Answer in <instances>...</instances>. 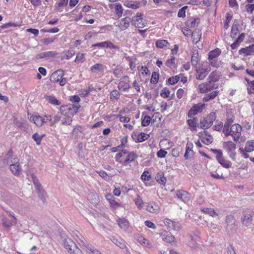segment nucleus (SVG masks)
Masks as SVG:
<instances>
[{
	"label": "nucleus",
	"instance_id": "nucleus-57",
	"mask_svg": "<svg viewBox=\"0 0 254 254\" xmlns=\"http://www.w3.org/2000/svg\"><path fill=\"white\" fill-rule=\"evenodd\" d=\"M230 127H231L226 126V125L223 126L222 131L224 133L225 136L226 137L228 136L229 135H230V134H231L230 133Z\"/></svg>",
	"mask_w": 254,
	"mask_h": 254
},
{
	"label": "nucleus",
	"instance_id": "nucleus-64",
	"mask_svg": "<svg viewBox=\"0 0 254 254\" xmlns=\"http://www.w3.org/2000/svg\"><path fill=\"white\" fill-rule=\"evenodd\" d=\"M74 55V51L73 50H68L65 52V57L66 59L68 60L71 58Z\"/></svg>",
	"mask_w": 254,
	"mask_h": 254
},
{
	"label": "nucleus",
	"instance_id": "nucleus-48",
	"mask_svg": "<svg viewBox=\"0 0 254 254\" xmlns=\"http://www.w3.org/2000/svg\"><path fill=\"white\" fill-rule=\"evenodd\" d=\"M149 137V135L148 134H146L145 133L141 132L138 135L137 140L138 142H143L148 139Z\"/></svg>",
	"mask_w": 254,
	"mask_h": 254
},
{
	"label": "nucleus",
	"instance_id": "nucleus-30",
	"mask_svg": "<svg viewBox=\"0 0 254 254\" xmlns=\"http://www.w3.org/2000/svg\"><path fill=\"white\" fill-rule=\"evenodd\" d=\"M163 240L167 243H173L174 242L175 238L171 233H167L166 234L163 235Z\"/></svg>",
	"mask_w": 254,
	"mask_h": 254
},
{
	"label": "nucleus",
	"instance_id": "nucleus-11",
	"mask_svg": "<svg viewBox=\"0 0 254 254\" xmlns=\"http://www.w3.org/2000/svg\"><path fill=\"white\" fill-rule=\"evenodd\" d=\"M193 145L192 143L188 142L186 145V152L184 155V157L186 159H188L192 155Z\"/></svg>",
	"mask_w": 254,
	"mask_h": 254
},
{
	"label": "nucleus",
	"instance_id": "nucleus-46",
	"mask_svg": "<svg viewBox=\"0 0 254 254\" xmlns=\"http://www.w3.org/2000/svg\"><path fill=\"white\" fill-rule=\"evenodd\" d=\"M180 80V77L179 75L172 76L168 78V82L171 85H174L177 83Z\"/></svg>",
	"mask_w": 254,
	"mask_h": 254
},
{
	"label": "nucleus",
	"instance_id": "nucleus-5",
	"mask_svg": "<svg viewBox=\"0 0 254 254\" xmlns=\"http://www.w3.org/2000/svg\"><path fill=\"white\" fill-rule=\"evenodd\" d=\"M198 88L200 93H205L216 88L217 87H215L214 83H213L208 80L207 82L199 84Z\"/></svg>",
	"mask_w": 254,
	"mask_h": 254
},
{
	"label": "nucleus",
	"instance_id": "nucleus-63",
	"mask_svg": "<svg viewBox=\"0 0 254 254\" xmlns=\"http://www.w3.org/2000/svg\"><path fill=\"white\" fill-rule=\"evenodd\" d=\"M145 225L148 228H151L152 229H156V227L155 224L151 222L150 221L147 220L145 221Z\"/></svg>",
	"mask_w": 254,
	"mask_h": 254
},
{
	"label": "nucleus",
	"instance_id": "nucleus-36",
	"mask_svg": "<svg viewBox=\"0 0 254 254\" xmlns=\"http://www.w3.org/2000/svg\"><path fill=\"white\" fill-rule=\"evenodd\" d=\"M201 211L212 217L218 216V214L212 208H203L201 209Z\"/></svg>",
	"mask_w": 254,
	"mask_h": 254
},
{
	"label": "nucleus",
	"instance_id": "nucleus-58",
	"mask_svg": "<svg viewBox=\"0 0 254 254\" xmlns=\"http://www.w3.org/2000/svg\"><path fill=\"white\" fill-rule=\"evenodd\" d=\"M164 223L168 227L169 230H171L172 228L173 221L169 219H165L164 221Z\"/></svg>",
	"mask_w": 254,
	"mask_h": 254
},
{
	"label": "nucleus",
	"instance_id": "nucleus-23",
	"mask_svg": "<svg viewBox=\"0 0 254 254\" xmlns=\"http://www.w3.org/2000/svg\"><path fill=\"white\" fill-rule=\"evenodd\" d=\"M201 33L199 29H196L192 32L191 37L192 41L196 43L198 42L201 38Z\"/></svg>",
	"mask_w": 254,
	"mask_h": 254
},
{
	"label": "nucleus",
	"instance_id": "nucleus-39",
	"mask_svg": "<svg viewBox=\"0 0 254 254\" xmlns=\"http://www.w3.org/2000/svg\"><path fill=\"white\" fill-rule=\"evenodd\" d=\"M136 158H137V155L135 153L132 152L129 153L127 159L125 161V164H127L133 161Z\"/></svg>",
	"mask_w": 254,
	"mask_h": 254
},
{
	"label": "nucleus",
	"instance_id": "nucleus-50",
	"mask_svg": "<svg viewBox=\"0 0 254 254\" xmlns=\"http://www.w3.org/2000/svg\"><path fill=\"white\" fill-rule=\"evenodd\" d=\"M134 201L136 205L139 209H140L142 207L143 201L139 195H137L136 198L135 199Z\"/></svg>",
	"mask_w": 254,
	"mask_h": 254
},
{
	"label": "nucleus",
	"instance_id": "nucleus-52",
	"mask_svg": "<svg viewBox=\"0 0 254 254\" xmlns=\"http://www.w3.org/2000/svg\"><path fill=\"white\" fill-rule=\"evenodd\" d=\"M115 12L118 16L121 17L122 16L123 12V9L122 8V6L121 4H118L116 5Z\"/></svg>",
	"mask_w": 254,
	"mask_h": 254
},
{
	"label": "nucleus",
	"instance_id": "nucleus-4",
	"mask_svg": "<svg viewBox=\"0 0 254 254\" xmlns=\"http://www.w3.org/2000/svg\"><path fill=\"white\" fill-rule=\"evenodd\" d=\"M211 70L209 65H202L197 67L195 69L196 72V78L198 80H203Z\"/></svg>",
	"mask_w": 254,
	"mask_h": 254
},
{
	"label": "nucleus",
	"instance_id": "nucleus-61",
	"mask_svg": "<svg viewBox=\"0 0 254 254\" xmlns=\"http://www.w3.org/2000/svg\"><path fill=\"white\" fill-rule=\"evenodd\" d=\"M106 48H109L111 49H116L119 50V47L114 45L110 41H106Z\"/></svg>",
	"mask_w": 254,
	"mask_h": 254
},
{
	"label": "nucleus",
	"instance_id": "nucleus-49",
	"mask_svg": "<svg viewBox=\"0 0 254 254\" xmlns=\"http://www.w3.org/2000/svg\"><path fill=\"white\" fill-rule=\"evenodd\" d=\"M86 248L87 251L89 254H102L97 250L94 249L92 247L91 245H88Z\"/></svg>",
	"mask_w": 254,
	"mask_h": 254
},
{
	"label": "nucleus",
	"instance_id": "nucleus-53",
	"mask_svg": "<svg viewBox=\"0 0 254 254\" xmlns=\"http://www.w3.org/2000/svg\"><path fill=\"white\" fill-rule=\"evenodd\" d=\"M252 52V48L250 47H246L245 48H242L239 53L240 54H244L246 55H250Z\"/></svg>",
	"mask_w": 254,
	"mask_h": 254
},
{
	"label": "nucleus",
	"instance_id": "nucleus-7",
	"mask_svg": "<svg viewBox=\"0 0 254 254\" xmlns=\"http://www.w3.org/2000/svg\"><path fill=\"white\" fill-rule=\"evenodd\" d=\"M204 104H197L194 105L188 112V115L190 118H191L193 116L196 115L199 112L202 111L203 108L204 107Z\"/></svg>",
	"mask_w": 254,
	"mask_h": 254
},
{
	"label": "nucleus",
	"instance_id": "nucleus-13",
	"mask_svg": "<svg viewBox=\"0 0 254 254\" xmlns=\"http://www.w3.org/2000/svg\"><path fill=\"white\" fill-rule=\"evenodd\" d=\"M146 210L151 213H156L159 211V207L156 203L152 202L147 206Z\"/></svg>",
	"mask_w": 254,
	"mask_h": 254
},
{
	"label": "nucleus",
	"instance_id": "nucleus-21",
	"mask_svg": "<svg viewBox=\"0 0 254 254\" xmlns=\"http://www.w3.org/2000/svg\"><path fill=\"white\" fill-rule=\"evenodd\" d=\"M9 168L10 171L12 172V173L14 175H19L21 170L19 167V164L18 163H13L9 165Z\"/></svg>",
	"mask_w": 254,
	"mask_h": 254
},
{
	"label": "nucleus",
	"instance_id": "nucleus-6",
	"mask_svg": "<svg viewBox=\"0 0 254 254\" xmlns=\"http://www.w3.org/2000/svg\"><path fill=\"white\" fill-rule=\"evenodd\" d=\"M142 15L140 13L137 14L136 15L133 16L131 19V24L135 27L141 28L145 26V21L142 17Z\"/></svg>",
	"mask_w": 254,
	"mask_h": 254
},
{
	"label": "nucleus",
	"instance_id": "nucleus-59",
	"mask_svg": "<svg viewBox=\"0 0 254 254\" xmlns=\"http://www.w3.org/2000/svg\"><path fill=\"white\" fill-rule=\"evenodd\" d=\"M33 139L36 141L37 144H40L42 137L40 136L37 133H34L32 136Z\"/></svg>",
	"mask_w": 254,
	"mask_h": 254
},
{
	"label": "nucleus",
	"instance_id": "nucleus-37",
	"mask_svg": "<svg viewBox=\"0 0 254 254\" xmlns=\"http://www.w3.org/2000/svg\"><path fill=\"white\" fill-rule=\"evenodd\" d=\"M169 45V43L165 40H160L156 42V46L159 48H163L167 47Z\"/></svg>",
	"mask_w": 254,
	"mask_h": 254
},
{
	"label": "nucleus",
	"instance_id": "nucleus-29",
	"mask_svg": "<svg viewBox=\"0 0 254 254\" xmlns=\"http://www.w3.org/2000/svg\"><path fill=\"white\" fill-rule=\"evenodd\" d=\"M125 5L132 9H137L140 7V3L137 1H126L125 2Z\"/></svg>",
	"mask_w": 254,
	"mask_h": 254
},
{
	"label": "nucleus",
	"instance_id": "nucleus-1",
	"mask_svg": "<svg viewBox=\"0 0 254 254\" xmlns=\"http://www.w3.org/2000/svg\"><path fill=\"white\" fill-rule=\"evenodd\" d=\"M63 241V245L69 254H82L81 251L71 239L67 237Z\"/></svg>",
	"mask_w": 254,
	"mask_h": 254
},
{
	"label": "nucleus",
	"instance_id": "nucleus-31",
	"mask_svg": "<svg viewBox=\"0 0 254 254\" xmlns=\"http://www.w3.org/2000/svg\"><path fill=\"white\" fill-rule=\"evenodd\" d=\"M165 64L167 66L171 68H176L177 66L175 64V58L174 56H171L170 59H168L166 61Z\"/></svg>",
	"mask_w": 254,
	"mask_h": 254
},
{
	"label": "nucleus",
	"instance_id": "nucleus-15",
	"mask_svg": "<svg viewBox=\"0 0 254 254\" xmlns=\"http://www.w3.org/2000/svg\"><path fill=\"white\" fill-rule=\"evenodd\" d=\"M2 223L4 227L9 228L17 223V219L14 217L10 221H9L6 218L3 217L2 219Z\"/></svg>",
	"mask_w": 254,
	"mask_h": 254
},
{
	"label": "nucleus",
	"instance_id": "nucleus-45",
	"mask_svg": "<svg viewBox=\"0 0 254 254\" xmlns=\"http://www.w3.org/2000/svg\"><path fill=\"white\" fill-rule=\"evenodd\" d=\"M130 88V86L128 83L126 82L120 83L118 85V88L119 90H122L125 91L128 90Z\"/></svg>",
	"mask_w": 254,
	"mask_h": 254
},
{
	"label": "nucleus",
	"instance_id": "nucleus-62",
	"mask_svg": "<svg viewBox=\"0 0 254 254\" xmlns=\"http://www.w3.org/2000/svg\"><path fill=\"white\" fill-rule=\"evenodd\" d=\"M84 54L78 53L77 54L75 60V62L81 61L82 62H83L84 59Z\"/></svg>",
	"mask_w": 254,
	"mask_h": 254
},
{
	"label": "nucleus",
	"instance_id": "nucleus-10",
	"mask_svg": "<svg viewBox=\"0 0 254 254\" xmlns=\"http://www.w3.org/2000/svg\"><path fill=\"white\" fill-rule=\"evenodd\" d=\"M177 197L184 202H187L190 200V194L184 190H179L177 192Z\"/></svg>",
	"mask_w": 254,
	"mask_h": 254
},
{
	"label": "nucleus",
	"instance_id": "nucleus-20",
	"mask_svg": "<svg viewBox=\"0 0 254 254\" xmlns=\"http://www.w3.org/2000/svg\"><path fill=\"white\" fill-rule=\"evenodd\" d=\"M199 60L198 53L197 50H195L192 52L191 58V63L192 65L196 66Z\"/></svg>",
	"mask_w": 254,
	"mask_h": 254
},
{
	"label": "nucleus",
	"instance_id": "nucleus-27",
	"mask_svg": "<svg viewBox=\"0 0 254 254\" xmlns=\"http://www.w3.org/2000/svg\"><path fill=\"white\" fill-rule=\"evenodd\" d=\"M197 119L196 118H193L192 119L188 120V124L191 130H196V125L197 124Z\"/></svg>",
	"mask_w": 254,
	"mask_h": 254
},
{
	"label": "nucleus",
	"instance_id": "nucleus-41",
	"mask_svg": "<svg viewBox=\"0 0 254 254\" xmlns=\"http://www.w3.org/2000/svg\"><path fill=\"white\" fill-rule=\"evenodd\" d=\"M46 99L49 103L52 104L56 105H60L61 104V102L54 96H48L47 97Z\"/></svg>",
	"mask_w": 254,
	"mask_h": 254
},
{
	"label": "nucleus",
	"instance_id": "nucleus-40",
	"mask_svg": "<svg viewBox=\"0 0 254 254\" xmlns=\"http://www.w3.org/2000/svg\"><path fill=\"white\" fill-rule=\"evenodd\" d=\"M111 240L115 244H116L117 246L119 247L121 249H124L126 247L124 242L122 240H119L115 238H113Z\"/></svg>",
	"mask_w": 254,
	"mask_h": 254
},
{
	"label": "nucleus",
	"instance_id": "nucleus-51",
	"mask_svg": "<svg viewBox=\"0 0 254 254\" xmlns=\"http://www.w3.org/2000/svg\"><path fill=\"white\" fill-rule=\"evenodd\" d=\"M151 121V118L149 116H145L142 120L141 125L143 127L148 126Z\"/></svg>",
	"mask_w": 254,
	"mask_h": 254
},
{
	"label": "nucleus",
	"instance_id": "nucleus-54",
	"mask_svg": "<svg viewBox=\"0 0 254 254\" xmlns=\"http://www.w3.org/2000/svg\"><path fill=\"white\" fill-rule=\"evenodd\" d=\"M138 242L142 245L145 247H149V241L142 237H139Z\"/></svg>",
	"mask_w": 254,
	"mask_h": 254
},
{
	"label": "nucleus",
	"instance_id": "nucleus-34",
	"mask_svg": "<svg viewBox=\"0 0 254 254\" xmlns=\"http://www.w3.org/2000/svg\"><path fill=\"white\" fill-rule=\"evenodd\" d=\"M252 220V217L249 214L244 215L242 218L243 224L246 226H249L251 224Z\"/></svg>",
	"mask_w": 254,
	"mask_h": 254
},
{
	"label": "nucleus",
	"instance_id": "nucleus-9",
	"mask_svg": "<svg viewBox=\"0 0 254 254\" xmlns=\"http://www.w3.org/2000/svg\"><path fill=\"white\" fill-rule=\"evenodd\" d=\"M199 136L202 138V141L206 144H209L213 141V137L210 135H208L205 131L199 132Z\"/></svg>",
	"mask_w": 254,
	"mask_h": 254
},
{
	"label": "nucleus",
	"instance_id": "nucleus-16",
	"mask_svg": "<svg viewBox=\"0 0 254 254\" xmlns=\"http://www.w3.org/2000/svg\"><path fill=\"white\" fill-rule=\"evenodd\" d=\"M219 93V91L215 90L210 93L205 94L203 98V101L206 102L214 99L218 95Z\"/></svg>",
	"mask_w": 254,
	"mask_h": 254
},
{
	"label": "nucleus",
	"instance_id": "nucleus-33",
	"mask_svg": "<svg viewBox=\"0 0 254 254\" xmlns=\"http://www.w3.org/2000/svg\"><path fill=\"white\" fill-rule=\"evenodd\" d=\"M254 150V140L248 141L246 142L245 151L247 152H251Z\"/></svg>",
	"mask_w": 254,
	"mask_h": 254
},
{
	"label": "nucleus",
	"instance_id": "nucleus-24",
	"mask_svg": "<svg viewBox=\"0 0 254 254\" xmlns=\"http://www.w3.org/2000/svg\"><path fill=\"white\" fill-rule=\"evenodd\" d=\"M105 66L101 64H96L91 66L90 71L92 72H96L97 71H103Z\"/></svg>",
	"mask_w": 254,
	"mask_h": 254
},
{
	"label": "nucleus",
	"instance_id": "nucleus-17",
	"mask_svg": "<svg viewBox=\"0 0 254 254\" xmlns=\"http://www.w3.org/2000/svg\"><path fill=\"white\" fill-rule=\"evenodd\" d=\"M130 22H131V20L130 18H122L120 23V27L122 30H125L129 26Z\"/></svg>",
	"mask_w": 254,
	"mask_h": 254
},
{
	"label": "nucleus",
	"instance_id": "nucleus-32",
	"mask_svg": "<svg viewBox=\"0 0 254 254\" xmlns=\"http://www.w3.org/2000/svg\"><path fill=\"white\" fill-rule=\"evenodd\" d=\"M37 192L39 197L42 201L44 202L46 201V193L42 186L39 188H36Z\"/></svg>",
	"mask_w": 254,
	"mask_h": 254
},
{
	"label": "nucleus",
	"instance_id": "nucleus-25",
	"mask_svg": "<svg viewBox=\"0 0 254 254\" xmlns=\"http://www.w3.org/2000/svg\"><path fill=\"white\" fill-rule=\"evenodd\" d=\"M55 56V53L52 51L41 53L37 55V58L39 59H44L50 57H54Z\"/></svg>",
	"mask_w": 254,
	"mask_h": 254
},
{
	"label": "nucleus",
	"instance_id": "nucleus-14",
	"mask_svg": "<svg viewBox=\"0 0 254 254\" xmlns=\"http://www.w3.org/2000/svg\"><path fill=\"white\" fill-rule=\"evenodd\" d=\"M220 76V73L215 70L213 71L208 76V80L211 82L214 83L218 81Z\"/></svg>",
	"mask_w": 254,
	"mask_h": 254
},
{
	"label": "nucleus",
	"instance_id": "nucleus-3",
	"mask_svg": "<svg viewBox=\"0 0 254 254\" xmlns=\"http://www.w3.org/2000/svg\"><path fill=\"white\" fill-rule=\"evenodd\" d=\"M242 130V127L238 124H235L232 125L230 129V135L233 137V140L235 141H238L241 135V132Z\"/></svg>",
	"mask_w": 254,
	"mask_h": 254
},
{
	"label": "nucleus",
	"instance_id": "nucleus-44",
	"mask_svg": "<svg viewBox=\"0 0 254 254\" xmlns=\"http://www.w3.org/2000/svg\"><path fill=\"white\" fill-rule=\"evenodd\" d=\"M170 94V91L167 87H164L161 91L160 96L164 98H167L169 97Z\"/></svg>",
	"mask_w": 254,
	"mask_h": 254
},
{
	"label": "nucleus",
	"instance_id": "nucleus-47",
	"mask_svg": "<svg viewBox=\"0 0 254 254\" xmlns=\"http://www.w3.org/2000/svg\"><path fill=\"white\" fill-rule=\"evenodd\" d=\"M106 197L107 199L109 200L110 203L113 206H119L120 205L119 203L112 199L113 196L111 194H109L106 195Z\"/></svg>",
	"mask_w": 254,
	"mask_h": 254
},
{
	"label": "nucleus",
	"instance_id": "nucleus-2",
	"mask_svg": "<svg viewBox=\"0 0 254 254\" xmlns=\"http://www.w3.org/2000/svg\"><path fill=\"white\" fill-rule=\"evenodd\" d=\"M223 146L228 152L230 157L232 160H235L236 154L235 152L236 148V144L232 141H225L223 143Z\"/></svg>",
	"mask_w": 254,
	"mask_h": 254
},
{
	"label": "nucleus",
	"instance_id": "nucleus-38",
	"mask_svg": "<svg viewBox=\"0 0 254 254\" xmlns=\"http://www.w3.org/2000/svg\"><path fill=\"white\" fill-rule=\"evenodd\" d=\"M207 121L210 124V125L212 126L214 121L216 119V114L214 112H211L210 113L207 117H205Z\"/></svg>",
	"mask_w": 254,
	"mask_h": 254
},
{
	"label": "nucleus",
	"instance_id": "nucleus-18",
	"mask_svg": "<svg viewBox=\"0 0 254 254\" xmlns=\"http://www.w3.org/2000/svg\"><path fill=\"white\" fill-rule=\"evenodd\" d=\"M155 179L158 183L163 185L164 186H165L166 183L167 179L164 176L163 172H159L158 173L155 177Z\"/></svg>",
	"mask_w": 254,
	"mask_h": 254
},
{
	"label": "nucleus",
	"instance_id": "nucleus-43",
	"mask_svg": "<svg viewBox=\"0 0 254 254\" xmlns=\"http://www.w3.org/2000/svg\"><path fill=\"white\" fill-rule=\"evenodd\" d=\"M159 74L158 72H153L152 74L150 82L153 84H156L158 82L159 79Z\"/></svg>",
	"mask_w": 254,
	"mask_h": 254
},
{
	"label": "nucleus",
	"instance_id": "nucleus-19",
	"mask_svg": "<svg viewBox=\"0 0 254 254\" xmlns=\"http://www.w3.org/2000/svg\"><path fill=\"white\" fill-rule=\"evenodd\" d=\"M226 223L227 224V228L232 227V228L235 227V224L236 222V220L234 217V216L232 215H227L226 217Z\"/></svg>",
	"mask_w": 254,
	"mask_h": 254
},
{
	"label": "nucleus",
	"instance_id": "nucleus-28",
	"mask_svg": "<svg viewBox=\"0 0 254 254\" xmlns=\"http://www.w3.org/2000/svg\"><path fill=\"white\" fill-rule=\"evenodd\" d=\"M221 51L219 49H215L209 53L208 60H211L217 58L220 55Z\"/></svg>",
	"mask_w": 254,
	"mask_h": 254
},
{
	"label": "nucleus",
	"instance_id": "nucleus-22",
	"mask_svg": "<svg viewBox=\"0 0 254 254\" xmlns=\"http://www.w3.org/2000/svg\"><path fill=\"white\" fill-rule=\"evenodd\" d=\"M31 119L34 122V123L38 126H41L44 123H46L45 119H43L39 116H35L33 117H31Z\"/></svg>",
	"mask_w": 254,
	"mask_h": 254
},
{
	"label": "nucleus",
	"instance_id": "nucleus-60",
	"mask_svg": "<svg viewBox=\"0 0 254 254\" xmlns=\"http://www.w3.org/2000/svg\"><path fill=\"white\" fill-rule=\"evenodd\" d=\"M149 174L148 171L144 172L141 176V179L144 181L149 180L151 178V176Z\"/></svg>",
	"mask_w": 254,
	"mask_h": 254
},
{
	"label": "nucleus",
	"instance_id": "nucleus-55",
	"mask_svg": "<svg viewBox=\"0 0 254 254\" xmlns=\"http://www.w3.org/2000/svg\"><path fill=\"white\" fill-rule=\"evenodd\" d=\"M120 96V94L117 90H113L110 93V98L111 99H118Z\"/></svg>",
	"mask_w": 254,
	"mask_h": 254
},
{
	"label": "nucleus",
	"instance_id": "nucleus-42",
	"mask_svg": "<svg viewBox=\"0 0 254 254\" xmlns=\"http://www.w3.org/2000/svg\"><path fill=\"white\" fill-rule=\"evenodd\" d=\"M218 161L223 167L226 168H229L231 166V162L229 161L226 160L224 158L220 159V160Z\"/></svg>",
	"mask_w": 254,
	"mask_h": 254
},
{
	"label": "nucleus",
	"instance_id": "nucleus-8",
	"mask_svg": "<svg viewBox=\"0 0 254 254\" xmlns=\"http://www.w3.org/2000/svg\"><path fill=\"white\" fill-rule=\"evenodd\" d=\"M64 74V73L63 70H57L51 74L50 80L52 82H58L62 79Z\"/></svg>",
	"mask_w": 254,
	"mask_h": 254
},
{
	"label": "nucleus",
	"instance_id": "nucleus-56",
	"mask_svg": "<svg viewBox=\"0 0 254 254\" xmlns=\"http://www.w3.org/2000/svg\"><path fill=\"white\" fill-rule=\"evenodd\" d=\"M72 122V118L69 116L64 117L62 120V124L64 125H69Z\"/></svg>",
	"mask_w": 254,
	"mask_h": 254
},
{
	"label": "nucleus",
	"instance_id": "nucleus-26",
	"mask_svg": "<svg viewBox=\"0 0 254 254\" xmlns=\"http://www.w3.org/2000/svg\"><path fill=\"white\" fill-rule=\"evenodd\" d=\"M211 125L207 121L205 117H202L200 119V127L202 129H205L209 128Z\"/></svg>",
	"mask_w": 254,
	"mask_h": 254
},
{
	"label": "nucleus",
	"instance_id": "nucleus-12",
	"mask_svg": "<svg viewBox=\"0 0 254 254\" xmlns=\"http://www.w3.org/2000/svg\"><path fill=\"white\" fill-rule=\"evenodd\" d=\"M5 156L7 163L9 165L13 163H18L19 161L17 157H14L13 156L12 152L11 150L7 152Z\"/></svg>",
	"mask_w": 254,
	"mask_h": 254
},
{
	"label": "nucleus",
	"instance_id": "nucleus-35",
	"mask_svg": "<svg viewBox=\"0 0 254 254\" xmlns=\"http://www.w3.org/2000/svg\"><path fill=\"white\" fill-rule=\"evenodd\" d=\"M118 224L122 229H126L127 227L128 222L127 219L125 218H120L117 221Z\"/></svg>",
	"mask_w": 254,
	"mask_h": 254
}]
</instances>
